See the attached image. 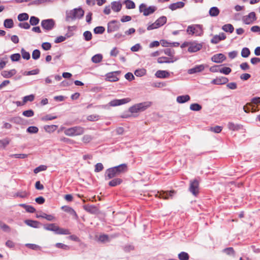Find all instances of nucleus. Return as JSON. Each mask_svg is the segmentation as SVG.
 I'll use <instances>...</instances> for the list:
<instances>
[{"label": "nucleus", "instance_id": "7ed1b4c3", "mask_svg": "<svg viewBox=\"0 0 260 260\" xmlns=\"http://www.w3.org/2000/svg\"><path fill=\"white\" fill-rule=\"evenodd\" d=\"M152 104L151 102L147 101L135 104L129 108V111L132 113L143 112L149 108Z\"/></svg>", "mask_w": 260, "mask_h": 260}, {"label": "nucleus", "instance_id": "5701e85b", "mask_svg": "<svg viewBox=\"0 0 260 260\" xmlns=\"http://www.w3.org/2000/svg\"><path fill=\"white\" fill-rule=\"evenodd\" d=\"M61 209L65 212L70 213V214L73 215L75 218H78V215L75 212V211L71 207L67 206H62Z\"/></svg>", "mask_w": 260, "mask_h": 260}, {"label": "nucleus", "instance_id": "bf43d9fd", "mask_svg": "<svg viewBox=\"0 0 260 260\" xmlns=\"http://www.w3.org/2000/svg\"><path fill=\"white\" fill-rule=\"evenodd\" d=\"M47 169V167L45 165H41L38 167L35 168L34 170V172L35 174H37L40 172L45 171Z\"/></svg>", "mask_w": 260, "mask_h": 260}, {"label": "nucleus", "instance_id": "5fc2aeb1", "mask_svg": "<svg viewBox=\"0 0 260 260\" xmlns=\"http://www.w3.org/2000/svg\"><path fill=\"white\" fill-rule=\"evenodd\" d=\"M100 116L96 114L90 115L87 116V119L90 121H95L99 119Z\"/></svg>", "mask_w": 260, "mask_h": 260}, {"label": "nucleus", "instance_id": "cd10ccee", "mask_svg": "<svg viewBox=\"0 0 260 260\" xmlns=\"http://www.w3.org/2000/svg\"><path fill=\"white\" fill-rule=\"evenodd\" d=\"M222 29L226 32L232 33L234 30V27L231 24H226L222 26Z\"/></svg>", "mask_w": 260, "mask_h": 260}, {"label": "nucleus", "instance_id": "a878e982", "mask_svg": "<svg viewBox=\"0 0 260 260\" xmlns=\"http://www.w3.org/2000/svg\"><path fill=\"white\" fill-rule=\"evenodd\" d=\"M111 240L110 237L106 234L100 235L98 237V241L105 243L106 242H109Z\"/></svg>", "mask_w": 260, "mask_h": 260}, {"label": "nucleus", "instance_id": "680f3d73", "mask_svg": "<svg viewBox=\"0 0 260 260\" xmlns=\"http://www.w3.org/2000/svg\"><path fill=\"white\" fill-rule=\"evenodd\" d=\"M40 57V51L38 49H35L34 50L32 53V57L33 59L36 60Z\"/></svg>", "mask_w": 260, "mask_h": 260}, {"label": "nucleus", "instance_id": "b1692460", "mask_svg": "<svg viewBox=\"0 0 260 260\" xmlns=\"http://www.w3.org/2000/svg\"><path fill=\"white\" fill-rule=\"evenodd\" d=\"M122 8V5L120 2H113L111 3V9L115 12H119Z\"/></svg>", "mask_w": 260, "mask_h": 260}, {"label": "nucleus", "instance_id": "ddd939ff", "mask_svg": "<svg viewBox=\"0 0 260 260\" xmlns=\"http://www.w3.org/2000/svg\"><path fill=\"white\" fill-rule=\"evenodd\" d=\"M256 19L255 13L254 12H250L248 15L243 17V22L246 24L252 23Z\"/></svg>", "mask_w": 260, "mask_h": 260}, {"label": "nucleus", "instance_id": "f704fd0d", "mask_svg": "<svg viewBox=\"0 0 260 260\" xmlns=\"http://www.w3.org/2000/svg\"><path fill=\"white\" fill-rule=\"evenodd\" d=\"M167 22V17L166 16H161L158 18L155 22L157 23V25L159 27L164 25Z\"/></svg>", "mask_w": 260, "mask_h": 260}, {"label": "nucleus", "instance_id": "603ef678", "mask_svg": "<svg viewBox=\"0 0 260 260\" xmlns=\"http://www.w3.org/2000/svg\"><path fill=\"white\" fill-rule=\"evenodd\" d=\"M39 69H35L33 70L30 71H25L23 73V75L24 76H29V75H37L39 74Z\"/></svg>", "mask_w": 260, "mask_h": 260}, {"label": "nucleus", "instance_id": "2f4dec72", "mask_svg": "<svg viewBox=\"0 0 260 260\" xmlns=\"http://www.w3.org/2000/svg\"><path fill=\"white\" fill-rule=\"evenodd\" d=\"M19 206L23 207L25 210L29 213H34L36 211L35 208L30 205H27L25 204H19Z\"/></svg>", "mask_w": 260, "mask_h": 260}, {"label": "nucleus", "instance_id": "a18cd8bd", "mask_svg": "<svg viewBox=\"0 0 260 260\" xmlns=\"http://www.w3.org/2000/svg\"><path fill=\"white\" fill-rule=\"evenodd\" d=\"M126 8L128 9H134L136 7L135 3L131 0H126L125 1Z\"/></svg>", "mask_w": 260, "mask_h": 260}, {"label": "nucleus", "instance_id": "9b49d317", "mask_svg": "<svg viewBox=\"0 0 260 260\" xmlns=\"http://www.w3.org/2000/svg\"><path fill=\"white\" fill-rule=\"evenodd\" d=\"M208 67V66L207 64H204L196 65L193 68L189 69L187 72L189 74H193L200 73L204 71L205 69Z\"/></svg>", "mask_w": 260, "mask_h": 260}, {"label": "nucleus", "instance_id": "4be33fe9", "mask_svg": "<svg viewBox=\"0 0 260 260\" xmlns=\"http://www.w3.org/2000/svg\"><path fill=\"white\" fill-rule=\"evenodd\" d=\"M16 73V71L15 69H13L10 71H3L1 73V75L4 78H9L15 75Z\"/></svg>", "mask_w": 260, "mask_h": 260}, {"label": "nucleus", "instance_id": "0eeeda50", "mask_svg": "<svg viewBox=\"0 0 260 260\" xmlns=\"http://www.w3.org/2000/svg\"><path fill=\"white\" fill-rule=\"evenodd\" d=\"M203 43H198L197 41H190L189 47L188 48V51L189 53H194L200 51L203 47Z\"/></svg>", "mask_w": 260, "mask_h": 260}, {"label": "nucleus", "instance_id": "13d9d810", "mask_svg": "<svg viewBox=\"0 0 260 260\" xmlns=\"http://www.w3.org/2000/svg\"><path fill=\"white\" fill-rule=\"evenodd\" d=\"M21 53L23 58L28 60L30 58V54L29 52L26 51L24 49L22 48L21 50Z\"/></svg>", "mask_w": 260, "mask_h": 260}, {"label": "nucleus", "instance_id": "864d4df0", "mask_svg": "<svg viewBox=\"0 0 260 260\" xmlns=\"http://www.w3.org/2000/svg\"><path fill=\"white\" fill-rule=\"evenodd\" d=\"M83 37L85 41H89L92 39V34L89 31H85L83 33Z\"/></svg>", "mask_w": 260, "mask_h": 260}, {"label": "nucleus", "instance_id": "1a4fd4ad", "mask_svg": "<svg viewBox=\"0 0 260 260\" xmlns=\"http://www.w3.org/2000/svg\"><path fill=\"white\" fill-rule=\"evenodd\" d=\"M121 72L119 71L112 72L106 74V80L110 82H116L119 80V78L117 77L119 75Z\"/></svg>", "mask_w": 260, "mask_h": 260}, {"label": "nucleus", "instance_id": "f03ea898", "mask_svg": "<svg viewBox=\"0 0 260 260\" xmlns=\"http://www.w3.org/2000/svg\"><path fill=\"white\" fill-rule=\"evenodd\" d=\"M84 14V11L82 8H75L70 11H67L66 13V20L70 21L76 19H81Z\"/></svg>", "mask_w": 260, "mask_h": 260}, {"label": "nucleus", "instance_id": "c85d7f7f", "mask_svg": "<svg viewBox=\"0 0 260 260\" xmlns=\"http://www.w3.org/2000/svg\"><path fill=\"white\" fill-rule=\"evenodd\" d=\"M55 234L59 235H70L71 233L68 229L60 228L57 226Z\"/></svg>", "mask_w": 260, "mask_h": 260}, {"label": "nucleus", "instance_id": "338daca9", "mask_svg": "<svg viewBox=\"0 0 260 260\" xmlns=\"http://www.w3.org/2000/svg\"><path fill=\"white\" fill-rule=\"evenodd\" d=\"M222 66L215 65L210 68L209 70L210 72L213 73L219 72L220 67Z\"/></svg>", "mask_w": 260, "mask_h": 260}, {"label": "nucleus", "instance_id": "774afa93", "mask_svg": "<svg viewBox=\"0 0 260 260\" xmlns=\"http://www.w3.org/2000/svg\"><path fill=\"white\" fill-rule=\"evenodd\" d=\"M92 139V137L89 135H84L82 138V141L85 143L90 142Z\"/></svg>", "mask_w": 260, "mask_h": 260}, {"label": "nucleus", "instance_id": "bb28decb", "mask_svg": "<svg viewBox=\"0 0 260 260\" xmlns=\"http://www.w3.org/2000/svg\"><path fill=\"white\" fill-rule=\"evenodd\" d=\"M24 222L28 226L37 228L39 227V225L40 224V222L36 221V220H25Z\"/></svg>", "mask_w": 260, "mask_h": 260}, {"label": "nucleus", "instance_id": "6ab92c4d", "mask_svg": "<svg viewBox=\"0 0 260 260\" xmlns=\"http://www.w3.org/2000/svg\"><path fill=\"white\" fill-rule=\"evenodd\" d=\"M170 75V73L167 71L158 70L156 71L155 76L158 78H167Z\"/></svg>", "mask_w": 260, "mask_h": 260}, {"label": "nucleus", "instance_id": "473e14b6", "mask_svg": "<svg viewBox=\"0 0 260 260\" xmlns=\"http://www.w3.org/2000/svg\"><path fill=\"white\" fill-rule=\"evenodd\" d=\"M122 182V180L121 179H120V178H115V179H112V180H111L109 182V185L110 186L114 187V186H117L118 185L120 184Z\"/></svg>", "mask_w": 260, "mask_h": 260}, {"label": "nucleus", "instance_id": "f8f14e48", "mask_svg": "<svg viewBox=\"0 0 260 260\" xmlns=\"http://www.w3.org/2000/svg\"><path fill=\"white\" fill-rule=\"evenodd\" d=\"M120 24L117 20H112L108 24L107 31L112 32L117 30L119 28Z\"/></svg>", "mask_w": 260, "mask_h": 260}, {"label": "nucleus", "instance_id": "20e7f679", "mask_svg": "<svg viewBox=\"0 0 260 260\" xmlns=\"http://www.w3.org/2000/svg\"><path fill=\"white\" fill-rule=\"evenodd\" d=\"M84 133V128L80 126L66 128L64 131V133L66 136L71 137L81 135Z\"/></svg>", "mask_w": 260, "mask_h": 260}, {"label": "nucleus", "instance_id": "8fccbe9b", "mask_svg": "<svg viewBox=\"0 0 260 260\" xmlns=\"http://www.w3.org/2000/svg\"><path fill=\"white\" fill-rule=\"evenodd\" d=\"M232 71L230 68L229 67H220L219 72L225 75H229Z\"/></svg>", "mask_w": 260, "mask_h": 260}, {"label": "nucleus", "instance_id": "37998d69", "mask_svg": "<svg viewBox=\"0 0 260 260\" xmlns=\"http://www.w3.org/2000/svg\"><path fill=\"white\" fill-rule=\"evenodd\" d=\"M28 15L25 13L20 14L18 16V19L19 21L27 20L28 19Z\"/></svg>", "mask_w": 260, "mask_h": 260}, {"label": "nucleus", "instance_id": "dca6fc26", "mask_svg": "<svg viewBox=\"0 0 260 260\" xmlns=\"http://www.w3.org/2000/svg\"><path fill=\"white\" fill-rule=\"evenodd\" d=\"M228 81L229 80L226 77H219L213 79L211 81V83L215 85H222L226 84Z\"/></svg>", "mask_w": 260, "mask_h": 260}, {"label": "nucleus", "instance_id": "393cba45", "mask_svg": "<svg viewBox=\"0 0 260 260\" xmlns=\"http://www.w3.org/2000/svg\"><path fill=\"white\" fill-rule=\"evenodd\" d=\"M228 127L229 129L233 131H236L240 129L241 127V125L238 124H235L232 122H229L228 123Z\"/></svg>", "mask_w": 260, "mask_h": 260}, {"label": "nucleus", "instance_id": "7c9ffc66", "mask_svg": "<svg viewBox=\"0 0 260 260\" xmlns=\"http://www.w3.org/2000/svg\"><path fill=\"white\" fill-rule=\"evenodd\" d=\"M57 227V225L54 223L47 224L44 226V228L46 230L53 231L55 233L56 232Z\"/></svg>", "mask_w": 260, "mask_h": 260}, {"label": "nucleus", "instance_id": "c9c22d12", "mask_svg": "<svg viewBox=\"0 0 260 260\" xmlns=\"http://www.w3.org/2000/svg\"><path fill=\"white\" fill-rule=\"evenodd\" d=\"M4 25L6 28H11L14 26V22L12 19H6L4 22Z\"/></svg>", "mask_w": 260, "mask_h": 260}, {"label": "nucleus", "instance_id": "69168bd1", "mask_svg": "<svg viewBox=\"0 0 260 260\" xmlns=\"http://www.w3.org/2000/svg\"><path fill=\"white\" fill-rule=\"evenodd\" d=\"M60 141L70 144H74L75 143L74 140L64 137H61Z\"/></svg>", "mask_w": 260, "mask_h": 260}, {"label": "nucleus", "instance_id": "58836bf2", "mask_svg": "<svg viewBox=\"0 0 260 260\" xmlns=\"http://www.w3.org/2000/svg\"><path fill=\"white\" fill-rule=\"evenodd\" d=\"M10 142V140L8 138H5L2 140H0V148H5Z\"/></svg>", "mask_w": 260, "mask_h": 260}, {"label": "nucleus", "instance_id": "e2e57ef3", "mask_svg": "<svg viewBox=\"0 0 260 260\" xmlns=\"http://www.w3.org/2000/svg\"><path fill=\"white\" fill-rule=\"evenodd\" d=\"M28 196L27 192L25 191H18L16 193V196L21 198H26Z\"/></svg>", "mask_w": 260, "mask_h": 260}, {"label": "nucleus", "instance_id": "39448f33", "mask_svg": "<svg viewBox=\"0 0 260 260\" xmlns=\"http://www.w3.org/2000/svg\"><path fill=\"white\" fill-rule=\"evenodd\" d=\"M186 32L188 35L201 36L203 34L202 25L200 24L189 25L187 28Z\"/></svg>", "mask_w": 260, "mask_h": 260}, {"label": "nucleus", "instance_id": "c756f323", "mask_svg": "<svg viewBox=\"0 0 260 260\" xmlns=\"http://www.w3.org/2000/svg\"><path fill=\"white\" fill-rule=\"evenodd\" d=\"M37 218H45L48 221H52L54 219V217L52 215L47 214L46 213H43L41 214H37Z\"/></svg>", "mask_w": 260, "mask_h": 260}, {"label": "nucleus", "instance_id": "f3484780", "mask_svg": "<svg viewBox=\"0 0 260 260\" xmlns=\"http://www.w3.org/2000/svg\"><path fill=\"white\" fill-rule=\"evenodd\" d=\"M178 58H169L167 57H160L157 58V62L159 63H173L177 60Z\"/></svg>", "mask_w": 260, "mask_h": 260}, {"label": "nucleus", "instance_id": "6e6552de", "mask_svg": "<svg viewBox=\"0 0 260 260\" xmlns=\"http://www.w3.org/2000/svg\"><path fill=\"white\" fill-rule=\"evenodd\" d=\"M42 27L47 30L52 29L55 26V21L52 19L43 20L41 22Z\"/></svg>", "mask_w": 260, "mask_h": 260}, {"label": "nucleus", "instance_id": "4d7b16f0", "mask_svg": "<svg viewBox=\"0 0 260 260\" xmlns=\"http://www.w3.org/2000/svg\"><path fill=\"white\" fill-rule=\"evenodd\" d=\"M105 30L103 26H97L94 29V32L96 34H102L104 32Z\"/></svg>", "mask_w": 260, "mask_h": 260}, {"label": "nucleus", "instance_id": "6e6d98bb", "mask_svg": "<svg viewBox=\"0 0 260 260\" xmlns=\"http://www.w3.org/2000/svg\"><path fill=\"white\" fill-rule=\"evenodd\" d=\"M56 127L57 126L55 125H46L44 127V129L46 132L51 133L54 132L56 129Z\"/></svg>", "mask_w": 260, "mask_h": 260}, {"label": "nucleus", "instance_id": "09e8293b", "mask_svg": "<svg viewBox=\"0 0 260 260\" xmlns=\"http://www.w3.org/2000/svg\"><path fill=\"white\" fill-rule=\"evenodd\" d=\"M250 53V51L248 48L245 47L242 49L241 51V56L243 57H248Z\"/></svg>", "mask_w": 260, "mask_h": 260}, {"label": "nucleus", "instance_id": "4c0bfd02", "mask_svg": "<svg viewBox=\"0 0 260 260\" xmlns=\"http://www.w3.org/2000/svg\"><path fill=\"white\" fill-rule=\"evenodd\" d=\"M103 59V56L101 54L94 55L91 58V60L94 63H99Z\"/></svg>", "mask_w": 260, "mask_h": 260}, {"label": "nucleus", "instance_id": "052dcab7", "mask_svg": "<svg viewBox=\"0 0 260 260\" xmlns=\"http://www.w3.org/2000/svg\"><path fill=\"white\" fill-rule=\"evenodd\" d=\"M22 115L27 117H30L34 115V112L32 110H28L23 111Z\"/></svg>", "mask_w": 260, "mask_h": 260}, {"label": "nucleus", "instance_id": "f257e3e1", "mask_svg": "<svg viewBox=\"0 0 260 260\" xmlns=\"http://www.w3.org/2000/svg\"><path fill=\"white\" fill-rule=\"evenodd\" d=\"M127 171V166L125 164H121L119 166L109 168L106 171L105 175V179L109 180L114 177L126 172Z\"/></svg>", "mask_w": 260, "mask_h": 260}, {"label": "nucleus", "instance_id": "aec40b11", "mask_svg": "<svg viewBox=\"0 0 260 260\" xmlns=\"http://www.w3.org/2000/svg\"><path fill=\"white\" fill-rule=\"evenodd\" d=\"M185 4L182 2H178L175 3L171 4L169 5V8L172 11L176 10L178 9H181L184 7Z\"/></svg>", "mask_w": 260, "mask_h": 260}, {"label": "nucleus", "instance_id": "de8ad7c7", "mask_svg": "<svg viewBox=\"0 0 260 260\" xmlns=\"http://www.w3.org/2000/svg\"><path fill=\"white\" fill-rule=\"evenodd\" d=\"M38 131V128L37 126H29L26 129V132L30 134H36Z\"/></svg>", "mask_w": 260, "mask_h": 260}, {"label": "nucleus", "instance_id": "423d86ee", "mask_svg": "<svg viewBox=\"0 0 260 260\" xmlns=\"http://www.w3.org/2000/svg\"><path fill=\"white\" fill-rule=\"evenodd\" d=\"M189 190L194 196H197L199 193V181L197 179L190 181Z\"/></svg>", "mask_w": 260, "mask_h": 260}, {"label": "nucleus", "instance_id": "0e129e2a", "mask_svg": "<svg viewBox=\"0 0 260 260\" xmlns=\"http://www.w3.org/2000/svg\"><path fill=\"white\" fill-rule=\"evenodd\" d=\"M223 251L228 255H234L235 251L233 247H228L223 250Z\"/></svg>", "mask_w": 260, "mask_h": 260}, {"label": "nucleus", "instance_id": "3c124183", "mask_svg": "<svg viewBox=\"0 0 260 260\" xmlns=\"http://www.w3.org/2000/svg\"><path fill=\"white\" fill-rule=\"evenodd\" d=\"M165 53L170 56V58H177L174 56L175 52L174 50H171V49H166L164 51Z\"/></svg>", "mask_w": 260, "mask_h": 260}, {"label": "nucleus", "instance_id": "2eb2a0df", "mask_svg": "<svg viewBox=\"0 0 260 260\" xmlns=\"http://www.w3.org/2000/svg\"><path fill=\"white\" fill-rule=\"evenodd\" d=\"M226 39V35L223 33H220L218 35H215L211 40V42L216 44L218 43L220 41L224 40Z\"/></svg>", "mask_w": 260, "mask_h": 260}, {"label": "nucleus", "instance_id": "e433bc0d", "mask_svg": "<svg viewBox=\"0 0 260 260\" xmlns=\"http://www.w3.org/2000/svg\"><path fill=\"white\" fill-rule=\"evenodd\" d=\"M219 13V9L215 7H212L209 10V14L211 16L215 17Z\"/></svg>", "mask_w": 260, "mask_h": 260}, {"label": "nucleus", "instance_id": "a19ab883", "mask_svg": "<svg viewBox=\"0 0 260 260\" xmlns=\"http://www.w3.org/2000/svg\"><path fill=\"white\" fill-rule=\"evenodd\" d=\"M202 106L197 103L192 104L190 106V109L194 111H199L202 109Z\"/></svg>", "mask_w": 260, "mask_h": 260}, {"label": "nucleus", "instance_id": "412c9836", "mask_svg": "<svg viewBox=\"0 0 260 260\" xmlns=\"http://www.w3.org/2000/svg\"><path fill=\"white\" fill-rule=\"evenodd\" d=\"M190 100V97L189 95H179L177 97L176 101L179 104H183L189 101Z\"/></svg>", "mask_w": 260, "mask_h": 260}, {"label": "nucleus", "instance_id": "a211bd4d", "mask_svg": "<svg viewBox=\"0 0 260 260\" xmlns=\"http://www.w3.org/2000/svg\"><path fill=\"white\" fill-rule=\"evenodd\" d=\"M158 193H159V198L167 200L169 199L170 197H172L175 193V191L174 190L170 191H161Z\"/></svg>", "mask_w": 260, "mask_h": 260}, {"label": "nucleus", "instance_id": "79ce46f5", "mask_svg": "<svg viewBox=\"0 0 260 260\" xmlns=\"http://www.w3.org/2000/svg\"><path fill=\"white\" fill-rule=\"evenodd\" d=\"M35 99L34 94L26 95L23 98V104H25L27 102H32Z\"/></svg>", "mask_w": 260, "mask_h": 260}, {"label": "nucleus", "instance_id": "c03bdc74", "mask_svg": "<svg viewBox=\"0 0 260 260\" xmlns=\"http://www.w3.org/2000/svg\"><path fill=\"white\" fill-rule=\"evenodd\" d=\"M28 154H13L10 155L11 158L24 159L27 157Z\"/></svg>", "mask_w": 260, "mask_h": 260}, {"label": "nucleus", "instance_id": "72a5a7b5", "mask_svg": "<svg viewBox=\"0 0 260 260\" xmlns=\"http://www.w3.org/2000/svg\"><path fill=\"white\" fill-rule=\"evenodd\" d=\"M156 10V8L155 6H150L148 8H146L144 16H148L150 14H152Z\"/></svg>", "mask_w": 260, "mask_h": 260}, {"label": "nucleus", "instance_id": "ea45409f", "mask_svg": "<svg viewBox=\"0 0 260 260\" xmlns=\"http://www.w3.org/2000/svg\"><path fill=\"white\" fill-rule=\"evenodd\" d=\"M178 258L180 260H188L189 256L187 252H181L178 254Z\"/></svg>", "mask_w": 260, "mask_h": 260}, {"label": "nucleus", "instance_id": "49530a36", "mask_svg": "<svg viewBox=\"0 0 260 260\" xmlns=\"http://www.w3.org/2000/svg\"><path fill=\"white\" fill-rule=\"evenodd\" d=\"M40 22V19L35 16H31L29 19L30 24L31 25H36Z\"/></svg>", "mask_w": 260, "mask_h": 260}, {"label": "nucleus", "instance_id": "9d476101", "mask_svg": "<svg viewBox=\"0 0 260 260\" xmlns=\"http://www.w3.org/2000/svg\"><path fill=\"white\" fill-rule=\"evenodd\" d=\"M131 99L129 98H124V99H120V100L115 99V100H112L109 103V104L110 106L115 107V106H120L121 105H123V104L128 103L129 102H131Z\"/></svg>", "mask_w": 260, "mask_h": 260}, {"label": "nucleus", "instance_id": "4468645a", "mask_svg": "<svg viewBox=\"0 0 260 260\" xmlns=\"http://www.w3.org/2000/svg\"><path fill=\"white\" fill-rule=\"evenodd\" d=\"M225 56L222 53L215 54L211 57V60L216 63H221L225 60Z\"/></svg>", "mask_w": 260, "mask_h": 260}]
</instances>
